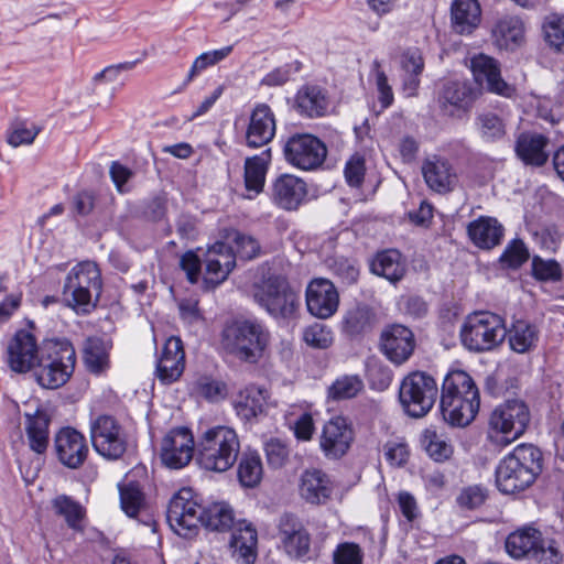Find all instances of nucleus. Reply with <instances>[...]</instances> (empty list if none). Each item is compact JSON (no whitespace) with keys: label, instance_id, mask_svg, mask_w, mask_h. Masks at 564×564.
<instances>
[{"label":"nucleus","instance_id":"f257e3e1","mask_svg":"<svg viewBox=\"0 0 564 564\" xmlns=\"http://www.w3.org/2000/svg\"><path fill=\"white\" fill-rule=\"evenodd\" d=\"M219 349L236 360L256 366L269 354L271 333L258 318H227L218 335Z\"/></svg>","mask_w":564,"mask_h":564},{"label":"nucleus","instance_id":"338daca9","mask_svg":"<svg viewBox=\"0 0 564 564\" xmlns=\"http://www.w3.org/2000/svg\"><path fill=\"white\" fill-rule=\"evenodd\" d=\"M477 123L481 135L488 141L500 140L507 133L502 118L495 112L487 111L480 113L477 117Z\"/></svg>","mask_w":564,"mask_h":564},{"label":"nucleus","instance_id":"bf43d9fd","mask_svg":"<svg viewBox=\"0 0 564 564\" xmlns=\"http://www.w3.org/2000/svg\"><path fill=\"white\" fill-rule=\"evenodd\" d=\"M538 544L531 561L538 564L564 563V546L560 540L542 535V542Z\"/></svg>","mask_w":564,"mask_h":564},{"label":"nucleus","instance_id":"2eb2a0df","mask_svg":"<svg viewBox=\"0 0 564 564\" xmlns=\"http://www.w3.org/2000/svg\"><path fill=\"white\" fill-rule=\"evenodd\" d=\"M203 505L199 496L189 487H183L169 501L166 520L171 529L184 539H194L199 533Z\"/></svg>","mask_w":564,"mask_h":564},{"label":"nucleus","instance_id":"9d476101","mask_svg":"<svg viewBox=\"0 0 564 564\" xmlns=\"http://www.w3.org/2000/svg\"><path fill=\"white\" fill-rule=\"evenodd\" d=\"M440 391L438 383L431 373L412 370L402 378L398 399L406 415L421 419L433 409Z\"/></svg>","mask_w":564,"mask_h":564},{"label":"nucleus","instance_id":"f03ea898","mask_svg":"<svg viewBox=\"0 0 564 564\" xmlns=\"http://www.w3.org/2000/svg\"><path fill=\"white\" fill-rule=\"evenodd\" d=\"M480 403L479 388L467 371L455 369L446 373L440 391V410L448 425L468 426L477 417Z\"/></svg>","mask_w":564,"mask_h":564},{"label":"nucleus","instance_id":"ddd939ff","mask_svg":"<svg viewBox=\"0 0 564 564\" xmlns=\"http://www.w3.org/2000/svg\"><path fill=\"white\" fill-rule=\"evenodd\" d=\"M480 97L481 89L471 82L467 79L447 80L437 93L438 113L448 120H467Z\"/></svg>","mask_w":564,"mask_h":564},{"label":"nucleus","instance_id":"774afa93","mask_svg":"<svg viewBox=\"0 0 564 564\" xmlns=\"http://www.w3.org/2000/svg\"><path fill=\"white\" fill-rule=\"evenodd\" d=\"M263 449L270 468L280 469L289 462V444L279 437L269 438L264 443Z\"/></svg>","mask_w":564,"mask_h":564},{"label":"nucleus","instance_id":"f3484780","mask_svg":"<svg viewBox=\"0 0 564 564\" xmlns=\"http://www.w3.org/2000/svg\"><path fill=\"white\" fill-rule=\"evenodd\" d=\"M417 341L414 332L402 323H388L379 335V351L393 366L406 364L414 355Z\"/></svg>","mask_w":564,"mask_h":564},{"label":"nucleus","instance_id":"7c9ffc66","mask_svg":"<svg viewBox=\"0 0 564 564\" xmlns=\"http://www.w3.org/2000/svg\"><path fill=\"white\" fill-rule=\"evenodd\" d=\"M335 484L322 469H306L301 475L300 495L310 505H326L333 497Z\"/></svg>","mask_w":564,"mask_h":564},{"label":"nucleus","instance_id":"f704fd0d","mask_svg":"<svg viewBox=\"0 0 564 564\" xmlns=\"http://www.w3.org/2000/svg\"><path fill=\"white\" fill-rule=\"evenodd\" d=\"M272 160L271 149L268 148L259 155L248 156L243 163V197L253 199L260 195L265 186V178Z\"/></svg>","mask_w":564,"mask_h":564},{"label":"nucleus","instance_id":"c756f323","mask_svg":"<svg viewBox=\"0 0 564 564\" xmlns=\"http://www.w3.org/2000/svg\"><path fill=\"white\" fill-rule=\"evenodd\" d=\"M369 270L372 274L397 285L408 274V260L399 249L378 250L369 261Z\"/></svg>","mask_w":564,"mask_h":564},{"label":"nucleus","instance_id":"79ce46f5","mask_svg":"<svg viewBox=\"0 0 564 564\" xmlns=\"http://www.w3.org/2000/svg\"><path fill=\"white\" fill-rule=\"evenodd\" d=\"M237 479L242 488L253 489L260 486L264 469L260 453L251 447L240 449L237 458Z\"/></svg>","mask_w":564,"mask_h":564},{"label":"nucleus","instance_id":"6e6552de","mask_svg":"<svg viewBox=\"0 0 564 564\" xmlns=\"http://www.w3.org/2000/svg\"><path fill=\"white\" fill-rule=\"evenodd\" d=\"M506 319L490 311H474L465 316L460 329L462 346L473 354H485L501 346L506 339Z\"/></svg>","mask_w":564,"mask_h":564},{"label":"nucleus","instance_id":"72a5a7b5","mask_svg":"<svg viewBox=\"0 0 564 564\" xmlns=\"http://www.w3.org/2000/svg\"><path fill=\"white\" fill-rule=\"evenodd\" d=\"M231 533L229 546L232 549V555L243 564H252L257 558L258 531L252 522L246 519L235 521V527L229 531Z\"/></svg>","mask_w":564,"mask_h":564},{"label":"nucleus","instance_id":"a211bd4d","mask_svg":"<svg viewBox=\"0 0 564 564\" xmlns=\"http://www.w3.org/2000/svg\"><path fill=\"white\" fill-rule=\"evenodd\" d=\"M53 453L65 468L80 469L90 456L86 435L74 426H62L53 437Z\"/></svg>","mask_w":564,"mask_h":564},{"label":"nucleus","instance_id":"e433bc0d","mask_svg":"<svg viewBox=\"0 0 564 564\" xmlns=\"http://www.w3.org/2000/svg\"><path fill=\"white\" fill-rule=\"evenodd\" d=\"M505 228L495 217L479 216L467 226L470 241L479 249L490 250L501 243Z\"/></svg>","mask_w":564,"mask_h":564},{"label":"nucleus","instance_id":"4468645a","mask_svg":"<svg viewBox=\"0 0 564 564\" xmlns=\"http://www.w3.org/2000/svg\"><path fill=\"white\" fill-rule=\"evenodd\" d=\"M36 324L25 321V327L17 329L7 340L4 361L8 368L18 375L33 371L42 351L36 336Z\"/></svg>","mask_w":564,"mask_h":564},{"label":"nucleus","instance_id":"69168bd1","mask_svg":"<svg viewBox=\"0 0 564 564\" xmlns=\"http://www.w3.org/2000/svg\"><path fill=\"white\" fill-rule=\"evenodd\" d=\"M232 52V46H225L220 50H215L212 52H206L200 54L194 61L188 75L185 79V85L189 84L196 76H198L206 68L216 65L217 63L225 59Z\"/></svg>","mask_w":564,"mask_h":564},{"label":"nucleus","instance_id":"a19ab883","mask_svg":"<svg viewBox=\"0 0 564 564\" xmlns=\"http://www.w3.org/2000/svg\"><path fill=\"white\" fill-rule=\"evenodd\" d=\"M509 348L517 354H529L536 349L540 340L539 327L524 318L513 319L507 327Z\"/></svg>","mask_w":564,"mask_h":564},{"label":"nucleus","instance_id":"4d7b16f0","mask_svg":"<svg viewBox=\"0 0 564 564\" xmlns=\"http://www.w3.org/2000/svg\"><path fill=\"white\" fill-rule=\"evenodd\" d=\"M226 237L234 243L236 258L249 261L262 253L259 241L250 235L243 234L238 229H229Z\"/></svg>","mask_w":564,"mask_h":564},{"label":"nucleus","instance_id":"20e7f679","mask_svg":"<svg viewBox=\"0 0 564 564\" xmlns=\"http://www.w3.org/2000/svg\"><path fill=\"white\" fill-rule=\"evenodd\" d=\"M544 456L531 443L517 445L506 455L495 470V482L503 495H518L530 488L543 471Z\"/></svg>","mask_w":564,"mask_h":564},{"label":"nucleus","instance_id":"3c124183","mask_svg":"<svg viewBox=\"0 0 564 564\" xmlns=\"http://www.w3.org/2000/svg\"><path fill=\"white\" fill-rule=\"evenodd\" d=\"M327 269L334 278L344 286H351L358 283L360 268L356 259L344 256L328 257L325 261Z\"/></svg>","mask_w":564,"mask_h":564},{"label":"nucleus","instance_id":"39448f33","mask_svg":"<svg viewBox=\"0 0 564 564\" xmlns=\"http://www.w3.org/2000/svg\"><path fill=\"white\" fill-rule=\"evenodd\" d=\"M77 362L74 345L67 338H45L34 371L44 389H58L72 378Z\"/></svg>","mask_w":564,"mask_h":564},{"label":"nucleus","instance_id":"0e129e2a","mask_svg":"<svg viewBox=\"0 0 564 564\" xmlns=\"http://www.w3.org/2000/svg\"><path fill=\"white\" fill-rule=\"evenodd\" d=\"M195 391L204 399L217 402L226 399L228 387L226 382L214 379L212 376H202L195 382Z\"/></svg>","mask_w":564,"mask_h":564},{"label":"nucleus","instance_id":"680f3d73","mask_svg":"<svg viewBox=\"0 0 564 564\" xmlns=\"http://www.w3.org/2000/svg\"><path fill=\"white\" fill-rule=\"evenodd\" d=\"M488 498L489 491L486 487L482 485H471L462 488L455 501L459 509L473 511L482 507Z\"/></svg>","mask_w":564,"mask_h":564},{"label":"nucleus","instance_id":"58836bf2","mask_svg":"<svg viewBox=\"0 0 564 564\" xmlns=\"http://www.w3.org/2000/svg\"><path fill=\"white\" fill-rule=\"evenodd\" d=\"M112 341L100 336H89L82 349L84 365L88 372L101 375L110 368Z\"/></svg>","mask_w":564,"mask_h":564},{"label":"nucleus","instance_id":"0eeeda50","mask_svg":"<svg viewBox=\"0 0 564 564\" xmlns=\"http://www.w3.org/2000/svg\"><path fill=\"white\" fill-rule=\"evenodd\" d=\"M240 438L226 425L207 429L198 436L196 464L206 471L225 473L237 462Z\"/></svg>","mask_w":564,"mask_h":564},{"label":"nucleus","instance_id":"09e8293b","mask_svg":"<svg viewBox=\"0 0 564 564\" xmlns=\"http://www.w3.org/2000/svg\"><path fill=\"white\" fill-rule=\"evenodd\" d=\"M62 295L65 306L82 316L93 313L100 301V297H96V294L67 280L64 282Z\"/></svg>","mask_w":564,"mask_h":564},{"label":"nucleus","instance_id":"cd10ccee","mask_svg":"<svg viewBox=\"0 0 564 564\" xmlns=\"http://www.w3.org/2000/svg\"><path fill=\"white\" fill-rule=\"evenodd\" d=\"M330 102V95L326 87L306 83L297 89L293 109L303 118L317 119L328 115Z\"/></svg>","mask_w":564,"mask_h":564},{"label":"nucleus","instance_id":"37998d69","mask_svg":"<svg viewBox=\"0 0 564 564\" xmlns=\"http://www.w3.org/2000/svg\"><path fill=\"white\" fill-rule=\"evenodd\" d=\"M200 524L210 532L228 533L235 527L236 516L226 501H215L203 507Z\"/></svg>","mask_w":564,"mask_h":564},{"label":"nucleus","instance_id":"ea45409f","mask_svg":"<svg viewBox=\"0 0 564 564\" xmlns=\"http://www.w3.org/2000/svg\"><path fill=\"white\" fill-rule=\"evenodd\" d=\"M542 542V532L530 524L518 528L506 539V551L514 560H532L538 543Z\"/></svg>","mask_w":564,"mask_h":564},{"label":"nucleus","instance_id":"9b49d317","mask_svg":"<svg viewBox=\"0 0 564 564\" xmlns=\"http://www.w3.org/2000/svg\"><path fill=\"white\" fill-rule=\"evenodd\" d=\"M276 530L284 553L292 560L316 561L321 556L322 543L313 540L310 530L297 514L282 513Z\"/></svg>","mask_w":564,"mask_h":564},{"label":"nucleus","instance_id":"13d9d810","mask_svg":"<svg viewBox=\"0 0 564 564\" xmlns=\"http://www.w3.org/2000/svg\"><path fill=\"white\" fill-rule=\"evenodd\" d=\"M302 340L314 350H326L334 344V333L327 325L315 322L303 329Z\"/></svg>","mask_w":564,"mask_h":564},{"label":"nucleus","instance_id":"603ef678","mask_svg":"<svg viewBox=\"0 0 564 564\" xmlns=\"http://www.w3.org/2000/svg\"><path fill=\"white\" fill-rule=\"evenodd\" d=\"M542 34L550 51L564 55V14L554 12L546 15L542 23Z\"/></svg>","mask_w":564,"mask_h":564},{"label":"nucleus","instance_id":"864d4df0","mask_svg":"<svg viewBox=\"0 0 564 564\" xmlns=\"http://www.w3.org/2000/svg\"><path fill=\"white\" fill-rule=\"evenodd\" d=\"M530 274L541 283H561L564 280V268L555 259H544L534 254L531 259Z\"/></svg>","mask_w":564,"mask_h":564},{"label":"nucleus","instance_id":"c9c22d12","mask_svg":"<svg viewBox=\"0 0 564 564\" xmlns=\"http://www.w3.org/2000/svg\"><path fill=\"white\" fill-rule=\"evenodd\" d=\"M377 324L375 310L365 303H359L346 311L341 330L350 339H361L372 333Z\"/></svg>","mask_w":564,"mask_h":564},{"label":"nucleus","instance_id":"7ed1b4c3","mask_svg":"<svg viewBox=\"0 0 564 564\" xmlns=\"http://www.w3.org/2000/svg\"><path fill=\"white\" fill-rule=\"evenodd\" d=\"M283 259L274 257L262 264L261 279L252 285L254 302L274 318L294 317L300 307V291L290 282L286 274L272 273L271 268L281 265Z\"/></svg>","mask_w":564,"mask_h":564},{"label":"nucleus","instance_id":"6ab92c4d","mask_svg":"<svg viewBox=\"0 0 564 564\" xmlns=\"http://www.w3.org/2000/svg\"><path fill=\"white\" fill-rule=\"evenodd\" d=\"M197 456V441L186 426L171 429L161 442L160 458L170 469H181Z\"/></svg>","mask_w":564,"mask_h":564},{"label":"nucleus","instance_id":"dca6fc26","mask_svg":"<svg viewBox=\"0 0 564 564\" xmlns=\"http://www.w3.org/2000/svg\"><path fill=\"white\" fill-rule=\"evenodd\" d=\"M468 68L473 76V84L503 98L512 99L518 95L517 86L508 83L502 77L501 63L494 56L477 53L469 58Z\"/></svg>","mask_w":564,"mask_h":564},{"label":"nucleus","instance_id":"2f4dec72","mask_svg":"<svg viewBox=\"0 0 564 564\" xmlns=\"http://www.w3.org/2000/svg\"><path fill=\"white\" fill-rule=\"evenodd\" d=\"M549 143V137L543 133L522 131L516 138L514 153L524 165L541 167L550 158L546 151Z\"/></svg>","mask_w":564,"mask_h":564},{"label":"nucleus","instance_id":"393cba45","mask_svg":"<svg viewBox=\"0 0 564 564\" xmlns=\"http://www.w3.org/2000/svg\"><path fill=\"white\" fill-rule=\"evenodd\" d=\"M421 172L427 188L440 195L453 192L458 183L453 163L438 154L426 158L422 162Z\"/></svg>","mask_w":564,"mask_h":564},{"label":"nucleus","instance_id":"4be33fe9","mask_svg":"<svg viewBox=\"0 0 564 564\" xmlns=\"http://www.w3.org/2000/svg\"><path fill=\"white\" fill-rule=\"evenodd\" d=\"M305 303L312 316L327 319L338 311L339 292L329 279L313 278L305 289Z\"/></svg>","mask_w":564,"mask_h":564},{"label":"nucleus","instance_id":"aec40b11","mask_svg":"<svg viewBox=\"0 0 564 564\" xmlns=\"http://www.w3.org/2000/svg\"><path fill=\"white\" fill-rule=\"evenodd\" d=\"M354 441V425L344 415H334L322 426L319 448L328 459L343 458L349 452Z\"/></svg>","mask_w":564,"mask_h":564},{"label":"nucleus","instance_id":"b1692460","mask_svg":"<svg viewBox=\"0 0 564 564\" xmlns=\"http://www.w3.org/2000/svg\"><path fill=\"white\" fill-rule=\"evenodd\" d=\"M525 33V23L518 14H503L496 18L489 30L492 45L506 52H516L524 45Z\"/></svg>","mask_w":564,"mask_h":564},{"label":"nucleus","instance_id":"6e6d98bb","mask_svg":"<svg viewBox=\"0 0 564 564\" xmlns=\"http://www.w3.org/2000/svg\"><path fill=\"white\" fill-rule=\"evenodd\" d=\"M364 382L358 375H345L337 378L327 389V398L333 401L349 400L359 394Z\"/></svg>","mask_w":564,"mask_h":564},{"label":"nucleus","instance_id":"a18cd8bd","mask_svg":"<svg viewBox=\"0 0 564 564\" xmlns=\"http://www.w3.org/2000/svg\"><path fill=\"white\" fill-rule=\"evenodd\" d=\"M420 445L427 456L435 463H445L454 455V446L443 431L436 426H429L420 434Z\"/></svg>","mask_w":564,"mask_h":564},{"label":"nucleus","instance_id":"5fc2aeb1","mask_svg":"<svg viewBox=\"0 0 564 564\" xmlns=\"http://www.w3.org/2000/svg\"><path fill=\"white\" fill-rule=\"evenodd\" d=\"M365 376L372 390L384 391L391 386L394 373L388 365L371 357L366 361Z\"/></svg>","mask_w":564,"mask_h":564},{"label":"nucleus","instance_id":"de8ad7c7","mask_svg":"<svg viewBox=\"0 0 564 564\" xmlns=\"http://www.w3.org/2000/svg\"><path fill=\"white\" fill-rule=\"evenodd\" d=\"M65 280L83 286L90 293L100 297L104 289L101 270L96 262L82 261L76 264L66 275Z\"/></svg>","mask_w":564,"mask_h":564},{"label":"nucleus","instance_id":"473e14b6","mask_svg":"<svg viewBox=\"0 0 564 564\" xmlns=\"http://www.w3.org/2000/svg\"><path fill=\"white\" fill-rule=\"evenodd\" d=\"M451 29L462 36L471 35L482 20V10L478 0H453L449 8Z\"/></svg>","mask_w":564,"mask_h":564},{"label":"nucleus","instance_id":"423d86ee","mask_svg":"<svg viewBox=\"0 0 564 564\" xmlns=\"http://www.w3.org/2000/svg\"><path fill=\"white\" fill-rule=\"evenodd\" d=\"M531 419V409L524 399L508 398L488 414L486 440L497 447H507L528 431Z\"/></svg>","mask_w":564,"mask_h":564},{"label":"nucleus","instance_id":"f8f14e48","mask_svg":"<svg viewBox=\"0 0 564 564\" xmlns=\"http://www.w3.org/2000/svg\"><path fill=\"white\" fill-rule=\"evenodd\" d=\"M284 161L296 170L312 172L321 169L328 154L325 142L308 132H292L282 138Z\"/></svg>","mask_w":564,"mask_h":564},{"label":"nucleus","instance_id":"c85d7f7f","mask_svg":"<svg viewBox=\"0 0 564 564\" xmlns=\"http://www.w3.org/2000/svg\"><path fill=\"white\" fill-rule=\"evenodd\" d=\"M275 117L267 104H258L251 111L245 132V144L259 149L269 144L275 137Z\"/></svg>","mask_w":564,"mask_h":564},{"label":"nucleus","instance_id":"5701e85b","mask_svg":"<svg viewBox=\"0 0 564 564\" xmlns=\"http://www.w3.org/2000/svg\"><path fill=\"white\" fill-rule=\"evenodd\" d=\"M185 367L186 352L182 339L169 337L156 351L155 377L162 384H172L181 379Z\"/></svg>","mask_w":564,"mask_h":564},{"label":"nucleus","instance_id":"a878e982","mask_svg":"<svg viewBox=\"0 0 564 564\" xmlns=\"http://www.w3.org/2000/svg\"><path fill=\"white\" fill-rule=\"evenodd\" d=\"M147 479L145 466H135L118 485L121 509L130 518H137L145 507L144 481Z\"/></svg>","mask_w":564,"mask_h":564},{"label":"nucleus","instance_id":"1a4fd4ad","mask_svg":"<svg viewBox=\"0 0 564 564\" xmlns=\"http://www.w3.org/2000/svg\"><path fill=\"white\" fill-rule=\"evenodd\" d=\"M89 441L95 452L108 462L123 459L130 449V434L121 421L101 413L89 421Z\"/></svg>","mask_w":564,"mask_h":564},{"label":"nucleus","instance_id":"052dcab7","mask_svg":"<svg viewBox=\"0 0 564 564\" xmlns=\"http://www.w3.org/2000/svg\"><path fill=\"white\" fill-rule=\"evenodd\" d=\"M169 194L165 191L152 195L144 202L141 209V218L148 223H160L167 217Z\"/></svg>","mask_w":564,"mask_h":564},{"label":"nucleus","instance_id":"412c9836","mask_svg":"<svg viewBox=\"0 0 564 564\" xmlns=\"http://www.w3.org/2000/svg\"><path fill=\"white\" fill-rule=\"evenodd\" d=\"M307 183L294 174H279L269 186L270 202L284 212H296L307 200Z\"/></svg>","mask_w":564,"mask_h":564},{"label":"nucleus","instance_id":"bb28decb","mask_svg":"<svg viewBox=\"0 0 564 564\" xmlns=\"http://www.w3.org/2000/svg\"><path fill=\"white\" fill-rule=\"evenodd\" d=\"M206 274L204 282L213 288L223 283L236 267L234 248L226 242L217 241L204 254Z\"/></svg>","mask_w":564,"mask_h":564},{"label":"nucleus","instance_id":"4c0bfd02","mask_svg":"<svg viewBox=\"0 0 564 564\" xmlns=\"http://www.w3.org/2000/svg\"><path fill=\"white\" fill-rule=\"evenodd\" d=\"M25 434L32 452L43 455L50 445L52 416L47 410L37 408L34 413H25Z\"/></svg>","mask_w":564,"mask_h":564},{"label":"nucleus","instance_id":"e2e57ef3","mask_svg":"<svg viewBox=\"0 0 564 564\" xmlns=\"http://www.w3.org/2000/svg\"><path fill=\"white\" fill-rule=\"evenodd\" d=\"M530 259V252L522 239H512L499 258L500 263L508 269L518 270Z\"/></svg>","mask_w":564,"mask_h":564},{"label":"nucleus","instance_id":"49530a36","mask_svg":"<svg viewBox=\"0 0 564 564\" xmlns=\"http://www.w3.org/2000/svg\"><path fill=\"white\" fill-rule=\"evenodd\" d=\"M401 68L405 72L402 88L409 97H414L421 84L420 76L424 70V58L420 48H408L401 54Z\"/></svg>","mask_w":564,"mask_h":564},{"label":"nucleus","instance_id":"c03bdc74","mask_svg":"<svg viewBox=\"0 0 564 564\" xmlns=\"http://www.w3.org/2000/svg\"><path fill=\"white\" fill-rule=\"evenodd\" d=\"M52 509L54 514L62 518L74 533L85 532L87 510L79 501L70 496L59 495L52 500Z\"/></svg>","mask_w":564,"mask_h":564},{"label":"nucleus","instance_id":"8fccbe9b","mask_svg":"<svg viewBox=\"0 0 564 564\" xmlns=\"http://www.w3.org/2000/svg\"><path fill=\"white\" fill-rule=\"evenodd\" d=\"M263 390L254 384L247 386L240 390L234 401L237 415L246 422H250L263 412Z\"/></svg>","mask_w":564,"mask_h":564}]
</instances>
